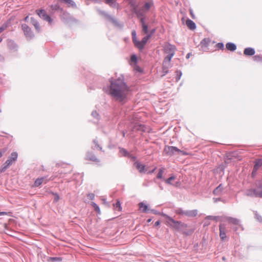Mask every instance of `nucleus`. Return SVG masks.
I'll return each instance as SVG.
<instances>
[{"mask_svg":"<svg viewBox=\"0 0 262 262\" xmlns=\"http://www.w3.org/2000/svg\"><path fill=\"white\" fill-rule=\"evenodd\" d=\"M109 94L116 101L123 102L126 98L129 88L122 77L110 80Z\"/></svg>","mask_w":262,"mask_h":262,"instance_id":"f257e3e1","label":"nucleus"},{"mask_svg":"<svg viewBox=\"0 0 262 262\" xmlns=\"http://www.w3.org/2000/svg\"><path fill=\"white\" fill-rule=\"evenodd\" d=\"M166 220V223L172 228L177 230H180L187 227L186 224L180 221H177L174 220L170 216L167 215H164Z\"/></svg>","mask_w":262,"mask_h":262,"instance_id":"f03ea898","label":"nucleus"},{"mask_svg":"<svg viewBox=\"0 0 262 262\" xmlns=\"http://www.w3.org/2000/svg\"><path fill=\"white\" fill-rule=\"evenodd\" d=\"M132 35L133 38V41L135 45V46L138 48L140 50H141L143 49L144 46L147 42V35L144 36L142 40L140 41H138L137 39L136 36V32L135 30H133L132 32Z\"/></svg>","mask_w":262,"mask_h":262,"instance_id":"7ed1b4c3","label":"nucleus"},{"mask_svg":"<svg viewBox=\"0 0 262 262\" xmlns=\"http://www.w3.org/2000/svg\"><path fill=\"white\" fill-rule=\"evenodd\" d=\"M171 59L169 57H165L163 61L162 71L159 73V75L162 77L167 74L169 72V69L172 67L171 63Z\"/></svg>","mask_w":262,"mask_h":262,"instance_id":"20e7f679","label":"nucleus"},{"mask_svg":"<svg viewBox=\"0 0 262 262\" xmlns=\"http://www.w3.org/2000/svg\"><path fill=\"white\" fill-rule=\"evenodd\" d=\"M164 50V53L166 54L165 57L172 58L174 54L176 48L174 46L167 43L165 45Z\"/></svg>","mask_w":262,"mask_h":262,"instance_id":"39448f33","label":"nucleus"},{"mask_svg":"<svg viewBox=\"0 0 262 262\" xmlns=\"http://www.w3.org/2000/svg\"><path fill=\"white\" fill-rule=\"evenodd\" d=\"M164 151L166 154L169 156H172L176 153L182 154L183 155H186V153L180 149H178L177 147L174 146H166L164 148Z\"/></svg>","mask_w":262,"mask_h":262,"instance_id":"423d86ee","label":"nucleus"},{"mask_svg":"<svg viewBox=\"0 0 262 262\" xmlns=\"http://www.w3.org/2000/svg\"><path fill=\"white\" fill-rule=\"evenodd\" d=\"M224 221H227L229 223L234 225L235 227H233V229L235 231H237L238 228H242L240 224V221L237 219L232 217H225Z\"/></svg>","mask_w":262,"mask_h":262,"instance_id":"0eeeda50","label":"nucleus"},{"mask_svg":"<svg viewBox=\"0 0 262 262\" xmlns=\"http://www.w3.org/2000/svg\"><path fill=\"white\" fill-rule=\"evenodd\" d=\"M21 28L24 31V34L28 40H30L33 38V33H32L31 29L26 24H23L21 25Z\"/></svg>","mask_w":262,"mask_h":262,"instance_id":"6e6552de","label":"nucleus"},{"mask_svg":"<svg viewBox=\"0 0 262 262\" xmlns=\"http://www.w3.org/2000/svg\"><path fill=\"white\" fill-rule=\"evenodd\" d=\"M219 230H220V236L221 239L223 241L226 237V225L224 224H221L219 226Z\"/></svg>","mask_w":262,"mask_h":262,"instance_id":"1a4fd4ad","label":"nucleus"},{"mask_svg":"<svg viewBox=\"0 0 262 262\" xmlns=\"http://www.w3.org/2000/svg\"><path fill=\"white\" fill-rule=\"evenodd\" d=\"M182 20L183 23L185 21L186 26L190 30H193L196 28L195 24L192 20L189 19L185 20V17H182Z\"/></svg>","mask_w":262,"mask_h":262,"instance_id":"9d476101","label":"nucleus"},{"mask_svg":"<svg viewBox=\"0 0 262 262\" xmlns=\"http://www.w3.org/2000/svg\"><path fill=\"white\" fill-rule=\"evenodd\" d=\"M256 189L257 192L258 197L262 198V180L256 182Z\"/></svg>","mask_w":262,"mask_h":262,"instance_id":"9b49d317","label":"nucleus"},{"mask_svg":"<svg viewBox=\"0 0 262 262\" xmlns=\"http://www.w3.org/2000/svg\"><path fill=\"white\" fill-rule=\"evenodd\" d=\"M108 21L111 23H112L115 27H118L119 28H122L123 27V24L122 23H119L114 17H107Z\"/></svg>","mask_w":262,"mask_h":262,"instance_id":"f8f14e48","label":"nucleus"},{"mask_svg":"<svg viewBox=\"0 0 262 262\" xmlns=\"http://www.w3.org/2000/svg\"><path fill=\"white\" fill-rule=\"evenodd\" d=\"M59 2L63 3L69 7L76 8V4L72 0H58Z\"/></svg>","mask_w":262,"mask_h":262,"instance_id":"ddd939ff","label":"nucleus"},{"mask_svg":"<svg viewBox=\"0 0 262 262\" xmlns=\"http://www.w3.org/2000/svg\"><path fill=\"white\" fill-rule=\"evenodd\" d=\"M255 53V50L252 48H247L244 50V54L246 56H253Z\"/></svg>","mask_w":262,"mask_h":262,"instance_id":"4468645a","label":"nucleus"},{"mask_svg":"<svg viewBox=\"0 0 262 262\" xmlns=\"http://www.w3.org/2000/svg\"><path fill=\"white\" fill-rule=\"evenodd\" d=\"M246 195L249 196H255L258 197L257 194V192L255 189H249L247 190L245 193Z\"/></svg>","mask_w":262,"mask_h":262,"instance_id":"2eb2a0df","label":"nucleus"},{"mask_svg":"<svg viewBox=\"0 0 262 262\" xmlns=\"http://www.w3.org/2000/svg\"><path fill=\"white\" fill-rule=\"evenodd\" d=\"M224 219L225 217L223 216L209 215L205 217V220H215L216 221L220 220L221 221H224Z\"/></svg>","mask_w":262,"mask_h":262,"instance_id":"dca6fc26","label":"nucleus"},{"mask_svg":"<svg viewBox=\"0 0 262 262\" xmlns=\"http://www.w3.org/2000/svg\"><path fill=\"white\" fill-rule=\"evenodd\" d=\"M146 17H140V21L142 24L143 27V31L145 33H147V25L146 24L144 20L146 19Z\"/></svg>","mask_w":262,"mask_h":262,"instance_id":"f3484780","label":"nucleus"},{"mask_svg":"<svg viewBox=\"0 0 262 262\" xmlns=\"http://www.w3.org/2000/svg\"><path fill=\"white\" fill-rule=\"evenodd\" d=\"M261 166H262V159H258L256 160L255 162L253 171L252 173L256 172Z\"/></svg>","mask_w":262,"mask_h":262,"instance_id":"a211bd4d","label":"nucleus"},{"mask_svg":"<svg viewBox=\"0 0 262 262\" xmlns=\"http://www.w3.org/2000/svg\"><path fill=\"white\" fill-rule=\"evenodd\" d=\"M226 47L227 50L230 51H234L236 49V45L232 42H228L226 45Z\"/></svg>","mask_w":262,"mask_h":262,"instance_id":"6ab92c4d","label":"nucleus"},{"mask_svg":"<svg viewBox=\"0 0 262 262\" xmlns=\"http://www.w3.org/2000/svg\"><path fill=\"white\" fill-rule=\"evenodd\" d=\"M198 214L197 210H186V215L185 216L189 217H194L195 216Z\"/></svg>","mask_w":262,"mask_h":262,"instance_id":"aec40b11","label":"nucleus"},{"mask_svg":"<svg viewBox=\"0 0 262 262\" xmlns=\"http://www.w3.org/2000/svg\"><path fill=\"white\" fill-rule=\"evenodd\" d=\"M86 158L88 160H90L94 162H99L98 159L96 158V157L91 152H88L86 154Z\"/></svg>","mask_w":262,"mask_h":262,"instance_id":"412c9836","label":"nucleus"},{"mask_svg":"<svg viewBox=\"0 0 262 262\" xmlns=\"http://www.w3.org/2000/svg\"><path fill=\"white\" fill-rule=\"evenodd\" d=\"M223 190V187L222 184H220L214 190L213 193L215 195H220Z\"/></svg>","mask_w":262,"mask_h":262,"instance_id":"4be33fe9","label":"nucleus"},{"mask_svg":"<svg viewBox=\"0 0 262 262\" xmlns=\"http://www.w3.org/2000/svg\"><path fill=\"white\" fill-rule=\"evenodd\" d=\"M7 44L8 47L10 49H15L17 47V46L16 43L14 42V41L11 39L8 40Z\"/></svg>","mask_w":262,"mask_h":262,"instance_id":"5701e85b","label":"nucleus"},{"mask_svg":"<svg viewBox=\"0 0 262 262\" xmlns=\"http://www.w3.org/2000/svg\"><path fill=\"white\" fill-rule=\"evenodd\" d=\"M209 42L210 39L209 38H205L201 41L200 45L202 48H206L208 46Z\"/></svg>","mask_w":262,"mask_h":262,"instance_id":"b1692460","label":"nucleus"},{"mask_svg":"<svg viewBox=\"0 0 262 262\" xmlns=\"http://www.w3.org/2000/svg\"><path fill=\"white\" fill-rule=\"evenodd\" d=\"M31 22L32 25L34 26L35 29L37 32H39L40 31V28L38 22L35 20L33 17H31Z\"/></svg>","mask_w":262,"mask_h":262,"instance_id":"393cba45","label":"nucleus"},{"mask_svg":"<svg viewBox=\"0 0 262 262\" xmlns=\"http://www.w3.org/2000/svg\"><path fill=\"white\" fill-rule=\"evenodd\" d=\"M135 165L137 168L139 170L140 172H142L144 171L145 167L144 165L139 162H136Z\"/></svg>","mask_w":262,"mask_h":262,"instance_id":"a878e982","label":"nucleus"},{"mask_svg":"<svg viewBox=\"0 0 262 262\" xmlns=\"http://www.w3.org/2000/svg\"><path fill=\"white\" fill-rule=\"evenodd\" d=\"M36 13L37 15L40 16L42 15V16H48L46 13V11L43 9L37 10H36Z\"/></svg>","mask_w":262,"mask_h":262,"instance_id":"bb28decb","label":"nucleus"},{"mask_svg":"<svg viewBox=\"0 0 262 262\" xmlns=\"http://www.w3.org/2000/svg\"><path fill=\"white\" fill-rule=\"evenodd\" d=\"M139 209L142 212H146L147 209V205H146L143 203H140L139 204Z\"/></svg>","mask_w":262,"mask_h":262,"instance_id":"cd10ccee","label":"nucleus"},{"mask_svg":"<svg viewBox=\"0 0 262 262\" xmlns=\"http://www.w3.org/2000/svg\"><path fill=\"white\" fill-rule=\"evenodd\" d=\"M104 2L112 7L116 6V0H104Z\"/></svg>","mask_w":262,"mask_h":262,"instance_id":"c85d7f7f","label":"nucleus"},{"mask_svg":"<svg viewBox=\"0 0 262 262\" xmlns=\"http://www.w3.org/2000/svg\"><path fill=\"white\" fill-rule=\"evenodd\" d=\"M10 166V164H8V163L5 162V163L2 165L1 168L0 169V172L2 173L5 171Z\"/></svg>","mask_w":262,"mask_h":262,"instance_id":"c756f323","label":"nucleus"},{"mask_svg":"<svg viewBox=\"0 0 262 262\" xmlns=\"http://www.w3.org/2000/svg\"><path fill=\"white\" fill-rule=\"evenodd\" d=\"M175 212L178 214H180L182 215H186V210H183L182 208H177L175 210Z\"/></svg>","mask_w":262,"mask_h":262,"instance_id":"7c9ffc66","label":"nucleus"},{"mask_svg":"<svg viewBox=\"0 0 262 262\" xmlns=\"http://www.w3.org/2000/svg\"><path fill=\"white\" fill-rule=\"evenodd\" d=\"M43 181V178H38L37 179L35 182H34V185L36 187L39 186L40 185H41Z\"/></svg>","mask_w":262,"mask_h":262,"instance_id":"2f4dec72","label":"nucleus"},{"mask_svg":"<svg viewBox=\"0 0 262 262\" xmlns=\"http://www.w3.org/2000/svg\"><path fill=\"white\" fill-rule=\"evenodd\" d=\"M175 179H176V177H174V176H172L168 179L165 180V182L166 184H168L169 185H172V182H171L172 181H173Z\"/></svg>","mask_w":262,"mask_h":262,"instance_id":"473e14b6","label":"nucleus"},{"mask_svg":"<svg viewBox=\"0 0 262 262\" xmlns=\"http://www.w3.org/2000/svg\"><path fill=\"white\" fill-rule=\"evenodd\" d=\"M91 205L94 207V210L98 213H100V209L99 206L94 202L91 203Z\"/></svg>","mask_w":262,"mask_h":262,"instance_id":"72a5a7b5","label":"nucleus"},{"mask_svg":"<svg viewBox=\"0 0 262 262\" xmlns=\"http://www.w3.org/2000/svg\"><path fill=\"white\" fill-rule=\"evenodd\" d=\"M114 207L116 210L120 211L121 207L120 202L118 201L115 204H114Z\"/></svg>","mask_w":262,"mask_h":262,"instance_id":"f704fd0d","label":"nucleus"},{"mask_svg":"<svg viewBox=\"0 0 262 262\" xmlns=\"http://www.w3.org/2000/svg\"><path fill=\"white\" fill-rule=\"evenodd\" d=\"M176 81H178L180 79V78L182 76V73L181 71H179V70L176 71Z\"/></svg>","mask_w":262,"mask_h":262,"instance_id":"c9c22d12","label":"nucleus"},{"mask_svg":"<svg viewBox=\"0 0 262 262\" xmlns=\"http://www.w3.org/2000/svg\"><path fill=\"white\" fill-rule=\"evenodd\" d=\"M130 61L134 64H136L137 63V57L136 55L133 54L131 56Z\"/></svg>","mask_w":262,"mask_h":262,"instance_id":"e433bc0d","label":"nucleus"},{"mask_svg":"<svg viewBox=\"0 0 262 262\" xmlns=\"http://www.w3.org/2000/svg\"><path fill=\"white\" fill-rule=\"evenodd\" d=\"M17 153L16 152H13L11 153L10 158H11L12 160H14L15 161H16L17 158Z\"/></svg>","mask_w":262,"mask_h":262,"instance_id":"4c0bfd02","label":"nucleus"},{"mask_svg":"<svg viewBox=\"0 0 262 262\" xmlns=\"http://www.w3.org/2000/svg\"><path fill=\"white\" fill-rule=\"evenodd\" d=\"M120 152L124 156H128V152L126 150H125L124 148H120Z\"/></svg>","mask_w":262,"mask_h":262,"instance_id":"58836bf2","label":"nucleus"},{"mask_svg":"<svg viewBox=\"0 0 262 262\" xmlns=\"http://www.w3.org/2000/svg\"><path fill=\"white\" fill-rule=\"evenodd\" d=\"M52 194L54 195V202H57L60 199V197H59V195L56 193H53V192L52 193Z\"/></svg>","mask_w":262,"mask_h":262,"instance_id":"ea45409f","label":"nucleus"},{"mask_svg":"<svg viewBox=\"0 0 262 262\" xmlns=\"http://www.w3.org/2000/svg\"><path fill=\"white\" fill-rule=\"evenodd\" d=\"M163 173V169H160L159 172L157 176V177L158 179H162V176Z\"/></svg>","mask_w":262,"mask_h":262,"instance_id":"a19ab883","label":"nucleus"},{"mask_svg":"<svg viewBox=\"0 0 262 262\" xmlns=\"http://www.w3.org/2000/svg\"><path fill=\"white\" fill-rule=\"evenodd\" d=\"M134 69L136 72H142V70L141 69V68L139 66L137 65V64H134Z\"/></svg>","mask_w":262,"mask_h":262,"instance_id":"79ce46f5","label":"nucleus"},{"mask_svg":"<svg viewBox=\"0 0 262 262\" xmlns=\"http://www.w3.org/2000/svg\"><path fill=\"white\" fill-rule=\"evenodd\" d=\"M216 47L220 49L223 50L224 48V43L222 42H219L216 44Z\"/></svg>","mask_w":262,"mask_h":262,"instance_id":"37998d69","label":"nucleus"},{"mask_svg":"<svg viewBox=\"0 0 262 262\" xmlns=\"http://www.w3.org/2000/svg\"><path fill=\"white\" fill-rule=\"evenodd\" d=\"M44 20L49 23V24H51L53 21L52 17H43Z\"/></svg>","mask_w":262,"mask_h":262,"instance_id":"c03bdc74","label":"nucleus"},{"mask_svg":"<svg viewBox=\"0 0 262 262\" xmlns=\"http://www.w3.org/2000/svg\"><path fill=\"white\" fill-rule=\"evenodd\" d=\"M262 57L259 55H255L253 57V59L256 61H259L261 60Z\"/></svg>","mask_w":262,"mask_h":262,"instance_id":"a18cd8bd","label":"nucleus"},{"mask_svg":"<svg viewBox=\"0 0 262 262\" xmlns=\"http://www.w3.org/2000/svg\"><path fill=\"white\" fill-rule=\"evenodd\" d=\"M51 8L53 10H56L59 9V6L58 4L51 6Z\"/></svg>","mask_w":262,"mask_h":262,"instance_id":"49530a36","label":"nucleus"},{"mask_svg":"<svg viewBox=\"0 0 262 262\" xmlns=\"http://www.w3.org/2000/svg\"><path fill=\"white\" fill-rule=\"evenodd\" d=\"M255 217L257 219V220L259 222H262V217L260 216V215H259L257 212L255 213Z\"/></svg>","mask_w":262,"mask_h":262,"instance_id":"de8ad7c7","label":"nucleus"},{"mask_svg":"<svg viewBox=\"0 0 262 262\" xmlns=\"http://www.w3.org/2000/svg\"><path fill=\"white\" fill-rule=\"evenodd\" d=\"M6 162L8 163V164L11 165L13 164V163L15 162V161L12 160L11 158L9 157L8 160Z\"/></svg>","mask_w":262,"mask_h":262,"instance_id":"09e8293b","label":"nucleus"},{"mask_svg":"<svg viewBox=\"0 0 262 262\" xmlns=\"http://www.w3.org/2000/svg\"><path fill=\"white\" fill-rule=\"evenodd\" d=\"M93 142L95 144V147L97 148H99L100 150H102V147L99 146L98 142L96 140H94Z\"/></svg>","mask_w":262,"mask_h":262,"instance_id":"8fccbe9b","label":"nucleus"},{"mask_svg":"<svg viewBox=\"0 0 262 262\" xmlns=\"http://www.w3.org/2000/svg\"><path fill=\"white\" fill-rule=\"evenodd\" d=\"M92 116L95 118H98L99 114L96 111H93L92 112Z\"/></svg>","mask_w":262,"mask_h":262,"instance_id":"3c124183","label":"nucleus"},{"mask_svg":"<svg viewBox=\"0 0 262 262\" xmlns=\"http://www.w3.org/2000/svg\"><path fill=\"white\" fill-rule=\"evenodd\" d=\"M88 198L90 199V200H93L94 199V198H95V194L94 193H90L88 194Z\"/></svg>","mask_w":262,"mask_h":262,"instance_id":"603ef678","label":"nucleus"},{"mask_svg":"<svg viewBox=\"0 0 262 262\" xmlns=\"http://www.w3.org/2000/svg\"><path fill=\"white\" fill-rule=\"evenodd\" d=\"M52 259L53 261H61V258L60 257H52Z\"/></svg>","mask_w":262,"mask_h":262,"instance_id":"864d4df0","label":"nucleus"},{"mask_svg":"<svg viewBox=\"0 0 262 262\" xmlns=\"http://www.w3.org/2000/svg\"><path fill=\"white\" fill-rule=\"evenodd\" d=\"M6 149H3L0 151V158L2 157L3 155L6 152Z\"/></svg>","mask_w":262,"mask_h":262,"instance_id":"5fc2aeb1","label":"nucleus"},{"mask_svg":"<svg viewBox=\"0 0 262 262\" xmlns=\"http://www.w3.org/2000/svg\"><path fill=\"white\" fill-rule=\"evenodd\" d=\"M6 149H3L0 151V158L2 157L3 155L6 152Z\"/></svg>","mask_w":262,"mask_h":262,"instance_id":"6e6d98bb","label":"nucleus"},{"mask_svg":"<svg viewBox=\"0 0 262 262\" xmlns=\"http://www.w3.org/2000/svg\"><path fill=\"white\" fill-rule=\"evenodd\" d=\"M72 17H62V21L63 22V23H66L67 21V19L68 18H71Z\"/></svg>","mask_w":262,"mask_h":262,"instance_id":"4d7b16f0","label":"nucleus"},{"mask_svg":"<svg viewBox=\"0 0 262 262\" xmlns=\"http://www.w3.org/2000/svg\"><path fill=\"white\" fill-rule=\"evenodd\" d=\"M155 31V29H151V30L150 31V34H149L148 33V39L150 37V36Z\"/></svg>","mask_w":262,"mask_h":262,"instance_id":"13d9d810","label":"nucleus"},{"mask_svg":"<svg viewBox=\"0 0 262 262\" xmlns=\"http://www.w3.org/2000/svg\"><path fill=\"white\" fill-rule=\"evenodd\" d=\"M7 214H8V213L7 212H5V211L0 212V215H7Z\"/></svg>","mask_w":262,"mask_h":262,"instance_id":"bf43d9fd","label":"nucleus"},{"mask_svg":"<svg viewBox=\"0 0 262 262\" xmlns=\"http://www.w3.org/2000/svg\"><path fill=\"white\" fill-rule=\"evenodd\" d=\"M135 12H136L137 15H140L142 14V13L137 12V10H136V8H135Z\"/></svg>","mask_w":262,"mask_h":262,"instance_id":"052dcab7","label":"nucleus"},{"mask_svg":"<svg viewBox=\"0 0 262 262\" xmlns=\"http://www.w3.org/2000/svg\"><path fill=\"white\" fill-rule=\"evenodd\" d=\"M5 28H4L3 27H0V33L1 32H2L5 30Z\"/></svg>","mask_w":262,"mask_h":262,"instance_id":"680f3d73","label":"nucleus"},{"mask_svg":"<svg viewBox=\"0 0 262 262\" xmlns=\"http://www.w3.org/2000/svg\"><path fill=\"white\" fill-rule=\"evenodd\" d=\"M160 224V222L159 221H157L155 223V226H158Z\"/></svg>","mask_w":262,"mask_h":262,"instance_id":"e2e57ef3","label":"nucleus"},{"mask_svg":"<svg viewBox=\"0 0 262 262\" xmlns=\"http://www.w3.org/2000/svg\"><path fill=\"white\" fill-rule=\"evenodd\" d=\"M151 2L148 0V9L150 7L151 5Z\"/></svg>","mask_w":262,"mask_h":262,"instance_id":"0e129e2a","label":"nucleus"},{"mask_svg":"<svg viewBox=\"0 0 262 262\" xmlns=\"http://www.w3.org/2000/svg\"><path fill=\"white\" fill-rule=\"evenodd\" d=\"M29 18V17H25V21H28Z\"/></svg>","mask_w":262,"mask_h":262,"instance_id":"69168bd1","label":"nucleus"},{"mask_svg":"<svg viewBox=\"0 0 262 262\" xmlns=\"http://www.w3.org/2000/svg\"><path fill=\"white\" fill-rule=\"evenodd\" d=\"M190 55V53H188V54H187V55H186V58H189Z\"/></svg>","mask_w":262,"mask_h":262,"instance_id":"338daca9","label":"nucleus"},{"mask_svg":"<svg viewBox=\"0 0 262 262\" xmlns=\"http://www.w3.org/2000/svg\"><path fill=\"white\" fill-rule=\"evenodd\" d=\"M205 221H207V220H205ZM209 224V223L207 222V221L205 222V225H208Z\"/></svg>","mask_w":262,"mask_h":262,"instance_id":"774afa93","label":"nucleus"}]
</instances>
